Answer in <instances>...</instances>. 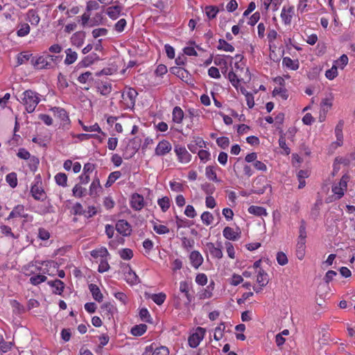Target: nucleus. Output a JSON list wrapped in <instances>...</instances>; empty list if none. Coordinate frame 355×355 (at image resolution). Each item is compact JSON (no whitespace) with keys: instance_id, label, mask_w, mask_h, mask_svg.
<instances>
[{"instance_id":"nucleus-20","label":"nucleus","mask_w":355,"mask_h":355,"mask_svg":"<svg viewBox=\"0 0 355 355\" xmlns=\"http://www.w3.org/2000/svg\"><path fill=\"white\" fill-rule=\"evenodd\" d=\"M122 10V7L119 6H114L109 7L107 9V15L111 18L112 19H116Z\"/></svg>"},{"instance_id":"nucleus-2","label":"nucleus","mask_w":355,"mask_h":355,"mask_svg":"<svg viewBox=\"0 0 355 355\" xmlns=\"http://www.w3.org/2000/svg\"><path fill=\"white\" fill-rule=\"evenodd\" d=\"M205 332V329L198 327L196 332L189 337L188 342L189 346L192 348L198 346L200 341L203 339Z\"/></svg>"},{"instance_id":"nucleus-27","label":"nucleus","mask_w":355,"mask_h":355,"mask_svg":"<svg viewBox=\"0 0 355 355\" xmlns=\"http://www.w3.org/2000/svg\"><path fill=\"white\" fill-rule=\"evenodd\" d=\"M257 282L261 287H263L268 284V274L263 269L259 270Z\"/></svg>"},{"instance_id":"nucleus-1","label":"nucleus","mask_w":355,"mask_h":355,"mask_svg":"<svg viewBox=\"0 0 355 355\" xmlns=\"http://www.w3.org/2000/svg\"><path fill=\"white\" fill-rule=\"evenodd\" d=\"M23 103L26 107V110L28 113L33 112L40 102V98L37 94L32 90H26L23 93Z\"/></svg>"},{"instance_id":"nucleus-17","label":"nucleus","mask_w":355,"mask_h":355,"mask_svg":"<svg viewBox=\"0 0 355 355\" xmlns=\"http://www.w3.org/2000/svg\"><path fill=\"white\" fill-rule=\"evenodd\" d=\"M85 38V33L83 31H78L72 35L71 38V43L79 47L83 44Z\"/></svg>"},{"instance_id":"nucleus-3","label":"nucleus","mask_w":355,"mask_h":355,"mask_svg":"<svg viewBox=\"0 0 355 355\" xmlns=\"http://www.w3.org/2000/svg\"><path fill=\"white\" fill-rule=\"evenodd\" d=\"M31 62L37 69H51L53 67L51 62L46 59V56L44 55L40 56L36 59L32 58Z\"/></svg>"},{"instance_id":"nucleus-64","label":"nucleus","mask_w":355,"mask_h":355,"mask_svg":"<svg viewBox=\"0 0 355 355\" xmlns=\"http://www.w3.org/2000/svg\"><path fill=\"white\" fill-rule=\"evenodd\" d=\"M98 91L100 93L103 95H107L111 92L112 87L110 84H104L101 87H98Z\"/></svg>"},{"instance_id":"nucleus-58","label":"nucleus","mask_w":355,"mask_h":355,"mask_svg":"<svg viewBox=\"0 0 355 355\" xmlns=\"http://www.w3.org/2000/svg\"><path fill=\"white\" fill-rule=\"evenodd\" d=\"M320 106H321V110L324 112H328V110L329 108H331V107L332 106L331 98H324L321 102Z\"/></svg>"},{"instance_id":"nucleus-11","label":"nucleus","mask_w":355,"mask_h":355,"mask_svg":"<svg viewBox=\"0 0 355 355\" xmlns=\"http://www.w3.org/2000/svg\"><path fill=\"white\" fill-rule=\"evenodd\" d=\"M225 238L231 241H236L240 238L241 232H234L230 227H225L223 231Z\"/></svg>"},{"instance_id":"nucleus-10","label":"nucleus","mask_w":355,"mask_h":355,"mask_svg":"<svg viewBox=\"0 0 355 355\" xmlns=\"http://www.w3.org/2000/svg\"><path fill=\"white\" fill-rule=\"evenodd\" d=\"M190 260L191 265L195 268H198L203 262V258L200 253L198 251H193L190 254Z\"/></svg>"},{"instance_id":"nucleus-49","label":"nucleus","mask_w":355,"mask_h":355,"mask_svg":"<svg viewBox=\"0 0 355 355\" xmlns=\"http://www.w3.org/2000/svg\"><path fill=\"white\" fill-rule=\"evenodd\" d=\"M153 230L158 234H165L169 232V229L164 225L155 224Z\"/></svg>"},{"instance_id":"nucleus-14","label":"nucleus","mask_w":355,"mask_h":355,"mask_svg":"<svg viewBox=\"0 0 355 355\" xmlns=\"http://www.w3.org/2000/svg\"><path fill=\"white\" fill-rule=\"evenodd\" d=\"M89 289L92 295L93 298L96 301H97L98 302H101L103 301V295L97 285H96L94 284H90L89 285Z\"/></svg>"},{"instance_id":"nucleus-35","label":"nucleus","mask_w":355,"mask_h":355,"mask_svg":"<svg viewBox=\"0 0 355 355\" xmlns=\"http://www.w3.org/2000/svg\"><path fill=\"white\" fill-rule=\"evenodd\" d=\"M121 175L120 171H116L111 173L108 177V179L105 184V187H110L117 179Z\"/></svg>"},{"instance_id":"nucleus-54","label":"nucleus","mask_w":355,"mask_h":355,"mask_svg":"<svg viewBox=\"0 0 355 355\" xmlns=\"http://www.w3.org/2000/svg\"><path fill=\"white\" fill-rule=\"evenodd\" d=\"M338 75L337 67L334 65L331 69H328L325 72V76L329 80H333Z\"/></svg>"},{"instance_id":"nucleus-19","label":"nucleus","mask_w":355,"mask_h":355,"mask_svg":"<svg viewBox=\"0 0 355 355\" xmlns=\"http://www.w3.org/2000/svg\"><path fill=\"white\" fill-rule=\"evenodd\" d=\"M55 116L58 117L64 122L69 121L67 111L61 107H54L51 108Z\"/></svg>"},{"instance_id":"nucleus-60","label":"nucleus","mask_w":355,"mask_h":355,"mask_svg":"<svg viewBox=\"0 0 355 355\" xmlns=\"http://www.w3.org/2000/svg\"><path fill=\"white\" fill-rule=\"evenodd\" d=\"M107 33V30L105 28H99L94 29L92 31V35L94 38H97L100 36L106 35Z\"/></svg>"},{"instance_id":"nucleus-44","label":"nucleus","mask_w":355,"mask_h":355,"mask_svg":"<svg viewBox=\"0 0 355 355\" xmlns=\"http://www.w3.org/2000/svg\"><path fill=\"white\" fill-rule=\"evenodd\" d=\"M201 220L204 224L209 225L214 220V216L209 211H205L201 215Z\"/></svg>"},{"instance_id":"nucleus-16","label":"nucleus","mask_w":355,"mask_h":355,"mask_svg":"<svg viewBox=\"0 0 355 355\" xmlns=\"http://www.w3.org/2000/svg\"><path fill=\"white\" fill-rule=\"evenodd\" d=\"M293 11L294 8L292 6H290L288 8L286 7L283 8L281 13V17L286 24H289L291 23Z\"/></svg>"},{"instance_id":"nucleus-50","label":"nucleus","mask_w":355,"mask_h":355,"mask_svg":"<svg viewBox=\"0 0 355 355\" xmlns=\"http://www.w3.org/2000/svg\"><path fill=\"white\" fill-rule=\"evenodd\" d=\"M272 95L273 96L280 95L281 97L284 100H286L288 97V95L287 94V90L285 88H282V87L275 88V89L272 92Z\"/></svg>"},{"instance_id":"nucleus-41","label":"nucleus","mask_w":355,"mask_h":355,"mask_svg":"<svg viewBox=\"0 0 355 355\" xmlns=\"http://www.w3.org/2000/svg\"><path fill=\"white\" fill-rule=\"evenodd\" d=\"M225 323L221 322L220 325L215 329L214 338L216 340H219L222 338L223 336V331H225Z\"/></svg>"},{"instance_id":"nucleus-47","label":"nucleus","mask_w":355,"mask_h":355,"mask_svg":"<svg viewBox=\"0 0 355 355\" xmlns=\"http://www.w3.org/2000/svg\"><path fill=\"white\" fill-rule=\"evenodd\" d=\"M344 125L343 120H340L336 126L335 128V134L338 140H341L343 139V128Z\"/></svg>"},{"instance_id":"nucleus-31","label":"nucleus","mask_w":355,"mask_h":355,"mask_svg":"<svg viewBox=\"0 0 355 355\" xmlns=\"http://www.w3.org/2000/svg\"><path fill=\"white\" fill-rule=\"evenodd\" d=\"M147 330V326L144 324L134 326L131 329V334L135 336L143 335Z\"/></svg>"},{"instance_id":"nucleus-13","label":"nucleus","mask_w":355,"mask_h":355,"mask_svg":"<svg viewBox=\"0 0 355 355\" xmlns=\"http://www.w3.org/2000/svg\"><path fill=\"white\" fill-rule=\"evenodd\" d=\"M47 284L55 288V291H53V293L55 294L61 295L64 288V282L58 279L53 281H49Z\"/></svg>"},{"instance_id":"nucleus-59","label":"nucleus","mask_w":355,"mask_h":355,"mask_svg":"<svg viewBox=\"0 0 355 355\" xmlns=\"http://www.w3.org/2000/svg\"><path fill=\"white\" fill-rule=\"evenodd\" d=\"M206 176L209 180H211L214 181H218L216 173L214 171V168L212 166H209L206 168Z\"/></svg>"},{"instance_id":"nucleus-24","label":"nucleus","mask_w":355,"mask_h":355,"mask_svg":"<svg viewBox=\"0 0 355 355\" xmlns=\"http://www.w3.org/2000/svg\"><path fill=\"white\" fill-rule=\"evenodd\" d=\"M305 243L306 241L297 240L296 245V256L300 260H302L304 257L306 249Z\"/></svg>"},{"instance_id":"nucleus-15","label":"nucleus","mask_w":355,"mask_h":355,"mask_svg":"<svg viewBox=\"0 0 355 355\" xmlns=\"http://www.w3.org/2000/svg\"><path fill=\"white\" fill-rule=\"evenodd\" d=\"M15 217H27V214H24V207L23 205H18L15 207L12 211L10 213L7 219L10 220Z\"/></svg>"},{"instance_id":"nucleus-4","label":"nucleus","mask_w":355,"mask_h":355,"mask_svg":"<svg viewBox=\"0 0 355 355\" xmlns=\"http://www.w3.org/2000/svg\"><path fill=\"white\" fill-rule=\"evenodd\" d=\"M216 245L217 246H215V245L211 242H209L206 245L209 253L213 257L221 259L223 256L222 252V244L220 242H218Z\"/></svg>"},{"instance_id":"nucleus-36","label":"nucleus","mask_w":355,"mask_h":355,"mask_svg":"<svg viewBox=\"0 0 355 355\" xmlns=\"http://www.w3.org/2000/svg\"><path fill=\"white\" fill-rule=\"evenodd\" d=\"M101 186L98 178H96L93 180L89 188V195L94 196L96 195L97 190L101 189Z\"/></svg>"},{"instance_id":"nucleus-12","label":"nucleus","mask_w":355,"mask_h":355,"mask_svg":"<svg viewBox=\"0 0 355 355\" xmlns=\"http://www.w3.org/2000/svg\"><path fill=\"white\" fill-rule=\"evenodd\" d=\"M172 73L176 75L183 81L187 82L189 76V73L183 68L181 67H172L171 68Z\"/></svg>"},{"instance_id":"nucleus-62","label":"nucleus","mask_w":355,"mask_h":355,"mask_svg":"<svg viewBox=\"0 0 355 355\" xmlns=\"http://www.w3.org/2000/svg\"><path fill=\"white\" fill-rule=\"evenodd\" d=\"M196 282L198 284L204 286L207 283V275L204 273H200L197 275L196 277Z\"/></svg>"},{"instance_id":"nucleus-5","label":"nucleus","mask_w":355,"mask_h":355,"mask_svg":"<svg viewBox=\"0 0 355 355\" xmlns=\"http://www.w3.org/2000/svg\"><path fill=\"white\" fill-rule=\"evenodd\" d=\"M116 230L123 236H128L132 232L130 225L125 220H119L117 221Z\"/></svg>"},{"instance_id":"nucleus-18","label":"nucleus","mask_w":355,"mask_h":355,"mask_svg":"<svg viewBox=\"0 0 355 355\" xmlns=\"http://www.w3.org/2000/svg\"><path fill=\"white\" fill-rule=\"evenodd\" d=\"M180 291L181 293H184L185 297H187V302L185 305H189L192 301V296L189 293V284L187 282H181L180 283Z\"/></svg>"},{"instance_id":"nucleus-6","label":"nucleus","mask_w":355,"mask_h":355,"mask_svg":"<svg viewBox=\"0 0 355 355\" xmlns=\"http://www.w3.org/2000/svg\"><path fill=\"white\" fill-rule=\"evenodd\" d=\"M175 152L181 162L188 163L190 162L191 156L184 147L176 146Z\"/></svg>"},{"instance_id":"nucleus-52","label":"nucleus","mask_w":355,"mask_h":355,"mask_svg":"<svg viewBox=\"0 0 355 355\" xmlns=\"http://www.w3.org/2000/svg\"><path fill=\"white\" fill-rule=\"evenodd\" d=\"M30 32V26L28 24H23L21 28L17 31V35L19 37H24L27 35Z\"/></svg>"},{"instance_id":"nucleus-48","label":"nucleus","mask_w":355,"mask_h":355,"mask_svg":"<svg viewBox=\"0 0 355 355\" xmlns=\"http://www.w3.org/2000/svg\"><path fill=\"white\" fill-rule=\"evenodd\" d=\"M306 225L305 222L302 220L301 225L299 228V236L297 240L300 241H306Z\"/></svg>"},{"instance_id":"nucleus-56","label":"nucleus","mask_w":355,"mask_h":355,"mask_svg":"<svg viewBox=\"0 0 355 355\" xmlns=\"http://www.w3.org/2000/svg\"><path fill=\"white\" fill-rule=\"evenodd\" d=\"M216 143L221 148L225 149L230 144V140L226 137H221L216 139Z\"/></svg>"},{"instance_id":"nucleus-43","label":"nucleus","mask_w":355,"mask_h":355,"mask_svg":"<svg viewBox=\"0 0 355 355\" xmlns=\"http://www.w3.org/2000/svg\"><path fill=\"white\" fill-rule=\"evenodd\" d=\"M32 54L28 53V52H22L20 53L17 56V64L18 65H21L28 61L29 59L32 58Z\"/></svg>"},{"instance_id":"nucleus-33","label":"nucleus","mask_w":355,"mask_h":355,"mask_svg":"<svg viewBox=\"0 0 355 355\" xmlns=\"http://www.w3.org/2000/svg\"><path fill=\"white\" fill-rule=\"evenodd\" d=\"M218 46H217V49L218 50H223L225 51H227V52H233L234 51V48L232 45H231L230 44H229L228 42H227L225 40L223 39H220L218 40Z\"/></svg>"},{"instance_id":"nucleus-26","label":"nucleus","mask_w":355,"mask_h":355,"mask_svg":"<svg viewBox=\"0 0 355 355\" xmlns=\"http://www.w3.org/2000/svg\"><path fill=\"white\" fill-rule=\"evenodd\" d=\"M172 114H173V121L175 123H180L182 121V119L184 118V112L180 107H178V106L175 107L173 108Z\"/></svg>"},{"instance_id":"nucleus-51","label":"nucleus","mask_w":355,"mask_h":355,"mask_svg":"<svg viewBox=\"0 0 355 355\" xmlns=\"http://www.w3.org/2000/svg\"><path fill=\"white\" fill-rule=\"evenodd\" d=\"M128 276L129 277L127 279V282L128 283L135 284L140 282L138 276L131 270V268H130V271L128 272Z\"/></svg>"},{"instance_id":"nucleus-23","label":"nucleus","mask_w":355,"mask_h":355,"mask_svg":"<svg viewBox=\"0 0 355 355\" xmlns=\"http://www.w3.org/2000/svg\"><path fill=\"white\" fill-rule=\"evenodd\" d=\"M145 295L147 296L148 298H151L153 301L156 303L157 305L162 304L166 300V295L163 293H159L158 294H149L148 293H145Z\"/></svg>"},{"instance_id":"nucleus-37","label":"nucleus","mask_w":355,"mask_h":355,"mask_svg":"<svg viewBox=\"0 0 355 355\" xmlns=\"http://www.w3.org/2000/svg\"><path fill=\"white\" fill-rule=\"evenodd\" d=\"M72 192L75 197L80 198L86 195L87 189L82 187L80 184H76L72 189Z\"/></svg>"},{"instance_id":"nucleus-22","label":"nucleus","mask_w":355,"mask_h":355,"mask_svg":"<svg viewBox=\"0 0 355 355\" xmlns=\"http://www.w3.org/2000/svg\"><path fill=\"white\" fill-rule=\"evenodd\" d=\"M31 192L32 193L33 197L37 200H44V189L41 187H39L36 184L32 186L31 189Z\"/></svg>"},{"instance_id":"nucleus-45","label":"nucleus","mask_w":355,"mask_h":355,"mask_svg":"<svg viewBox=\"0 0 355 355\" xmlns=\"http://www.w3.org/2000/svg\"><path fill=\"white\" fill-rule=\"evenodd\" d=\"M119 254L121 258H122L123 259L130 260L133 257V252L132 250L129 248H124L119 252Z\"/></svg>"},{"instance_id":"nucleus-53","label":"nucleus","mask_w":355,"mask_h":355,"mask_svg":"<svg viewBox=\"0 0 355 355\" xmlns=\"http://www.w3.org/2000/svg\"><path fill=\"white\" fill-rule=\"evenodd\" d=\"M169 350L165 346L156 347L152 355H168Z\"/></svg>"},{"instance_id":"nucleus-40","label":"nucleus","mask_w":355,"mask_h":355,"mask_svg":"<svg viewBox=\"0 0 355 355\" xmlns=\"http://www.w3.org/2000/svg\"><path fill=\"white\" fill-rule=\"evenodd\" d=\"M6 182L12 187L15 188L17 185V174L15 173H10L6 175Z\"/></svg>"},{"instance_id":"nucleus-25","label":"nucleus","mask_w":355,"mask_h":355,"mask_svg":"<svg viewBox=\"0 0 355 355\" xmlns=\"http://www.w3.org/2000/svg\"><path fill=\"white\" fill-rule=\"evenodd\" d=\"M114 309V306L110 302H106L101 306V313L110 319V316L112 315Z\"/></svg>"},{"instance_id":"nucleus-46","label":"nucleus","mask_w":355,"mask_h":355,"mask_svg":"<svg viewBox=\"0 0 355 355\" xmlns=\"http://www.w3.org/2000/svg\"><path fill=\"white\" fill-rule=\"evenodd\" d=\"M46 277L42 275H37L30 278V282L35 286L40 284L46 280Z\"/></svg>"},{"instance_id":"nucleus-30","label":"nucleus","mask_w":355,"mask_h":355,"mask_svg":"<svg viewBox=\"0 0 355 355\" xmlns=\"http://www.w3.org/2000/svg\"><path fill=\"white\" fill-rule=\"evenodd\" d=\"M65 52L67 56L64 60V63L68 65L73 64L77 60V53L71 49H67Z\"/></svg>"},{"instance_id":"nucleus-42","label":"nucleus","mask_w":355,"mask_h":355,"mask_svg":"<svg viewBox=\"0 0 355 355\" xmlns=\"http://www.w3.org/2000/svg\"><path fill=\"white\" fill-rule=\"evenodd\" d=\"M157 202L164 212L166 211L170 207V200L166 196L159 199Z\"/></svg>"},{"instance_id":"nucleus-7","label":"nucleus","mask_w":355,"mask_h":355,"mask_svg":"<svg viewBox=\"0 0 355 355\" xmlns=\"http://www.w3.org/2000/svg\"><path fill=\"white\" fill-rule=\"evenodd\" d=\"M130 204L132 208L135 210H141L144 207V200L143 196L138 193L132 194Z\"/></svg>"},{"instance_id":"nucleus-8","label":"nucleus","mask_w":355,"mask_h":355,"mask_svg":"<svg viewBox=\"0 0 355 355\" xmlns=\"http://www.w3.org/2000/svg\"><path fill=\"white\" fill-rule=\"evenodd\" d=\"M138 95V93L135 89L129 88L126 94H122V98L124 101H127V98L129 99V102L127 103V105L129 107H133L135 105L136 97Z\"/></svg>"},{"instance_id":"nucleus-39","label":"nucleus","mask_w":355,"mask_h":355,"mask_svg":"<svg viewBox=\"0 0 355 355\" xmlns=\"http://www.w3.org/2000/svg\"><path fill=\"white\" fill-rule=\"evenodd\" d=\"M56 183L62 187L67 186V176L65 173H59L55 176Z\"/></svg>"},{"instance_id":"nucleus-21","label":"nucleus","mask_w":355,"mask_h":355,"mask_svg":"<svg viewBox=\"0 0 355 355\" xmlns=\"http://www.w3.org/2000/svg\"><path fill=\"white\" fill-rule=\"evenodd\" d=\"M282 64L291 70H297L300 66L298 60H293L288 57L283 58Z\"/></svg>"},{"instance_id":"nucleus-38","label":"nucleus","mask_w":355,"mask_h":355,"mask_svg":"<svg viewBox=\"0 0 355 355\" xmlns=\"http://www.w3.org/2000/svg\"><path fill=\"white\" fill-rule=\"evenodd\" d=\"M108 251L105 248H101L98 250H94L91 252V256L94 258L105 257L108 255Z\"/></svg>"},{"instance_id":"nucleus-34","label":"nucleus","mask_w":355,"mask_h":355,"mask_svg":"<svg viewBox=\"0 0 355 355\" xmlns=\"http://www.w3.org/2000/svg\"><path fill=\"white\" fill-rule=\"evenodd\" d=\"M205 10L206 15L209 19H214L217 13L219 12L218 8L214 6H207L205 7Z\"/></svg>"},{"instance_id":"nucleus-55","label":"nucleus","mask_w":355,"mask_h":355,"mask_svg":"<svg viewBox=\"0 0 355 355\" xmlns=\"http://www.w3.org/2000/svg\"><path fill=\"white\" fill-rule=\"evenodd\" d=\"M139 315L143 321L150 323L152 322L150 315L147 309H141L139 312Z\"/></svg>"},{"instance_id":"nucleus-28","label":"nucleus","mask_w":355,"mask_h":355,"mask_svg":"<svg viewBox=\"0 0 355 355\" xmlns=\"http://www.w3.org/2000/svg\"><path fill=\"white\" fill-rule=\"evenodd\" d=\"M99 59L98 55L96 53H92L83 58V60L79 63L82 67H88L89 65L94 63L95 60Z\"/></svg>"},{"instance_id":"nucleus-9","label":"nucleus","mask_w":355,"mask_h":355,"mask_svg":"<svg viewBox=\"0 0 355 355\" xmlns=\"http://www.w3.org/2000/svg\"><path fill=\"white\" fill-rule=\"evenodd\" d=\"M171 150V144L166 141L163 140L160 141L155 148V154L157 155H164L168 153Z\"/></svg>"},{"instance_id":"nucleus-32","label":"nucleus","mask_w":355,"mask_h":355,"mask_svg":"<svg viewBox=\"0 0 355 355\" xmlns=\"http://www.w3.org/2000/svg\"><path fill=\"white\" fill-rule=\"evenodd\" d=\"M28 20L32 24L37 26L40 20L39 15L37 12L34 10H31L28 12L27 14Z\"/></svg>"},{"instance_id":"nucleus-63","label":"nucleus","mask_w":355,"mask_h":355,"mask_svg":"<svg viewBox=\"0 0 355 355\" xmlns=\"http://www.w3.org/2000/svg\"><path fill=\"white\" fill-rule=\"evenodd\" d=\"M184 214L189 218H193L196 216V212L192 205H188L184 210Z\"/></svg>"},{"instance_id":"nucleus-29","label":"nucleus","mask_w":355,"mask_h":355,"mask_svg":"<svg viewBox=\"0 0 355 355\" xmlns=\"http://www.w3.org/2000/svg\"><path fill=\"white\" fill-rule=\"evenodd\" d=\"M248 211L249 213L258 216L267 215L266 209L262 207L252 205L248 208Z\"/></svg>"},{"instance_id":"nucleus-61","label":"nucleus","mask_w":355,"mask_h":355,"mask_svg":"<svg viewBox=\"0 0 355 355\" xmlns=\"http://www.w3.org/2000/svg\"><path fill=\"white\" fill-rule=\"evenodd\" d=\"M201 189L208 195L212 194L215 191V187L209 183H205L201 185Z\"/></svg>"},{"instance_id":"nucleus-57","label":"nucleus","mask_w":355,"mask_h":355,"mask_svg":"<svg viewBox=\"0 0 355 355\" xmlns=\"http://www.w3.org/2000/svg\"><path fill=\"white\" fill-rule=\"evenodd\" d=\"M277 263L281 266H285L288 263V258L285 253L283 252H279L277 254Z\"/></svg>"}]
</instances>
